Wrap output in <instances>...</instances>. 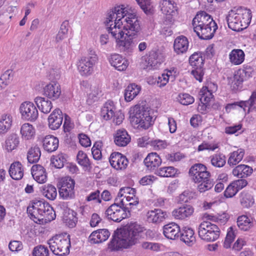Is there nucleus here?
Masks as SVG:
<instances>
[{
	"instance_id": "obj_53",
	"label": "nucleus",
	"mask_w": 256,
	"mask_h": 256,
	"mask_svg": "<svg viewBox=\"0 0 256 256\" xmlns=\"http://www.w3.org/2000/svg\"><path fill=\"white\" fill-rule=\"evenodd\" d=\"M235 237L236 234L233 230V228L232 226H230L228 230L224 242V248H230L231 244L234 241Z\"/></svg>"
},
{
	"instance_id": "obj_52",
	"label": "nucleus",
	"mask_w": 256,
	"mask_h": 256,
	"mask_svg": "<svg viewBox=\"0 0 256 256\" xmlns=\"http://www.w3.org/2000/svg\"><path fill=\"white\" fill-rule=\"evenodd\" d=\"M75 182L70 176L62 178L58 184V186L62 188H70V190L74 189Z\"/></svg>"
},
{
	"instance_id": "obj_18",
	"label": "nucleus",
	"mask_w": 256,
	"mask_h": 256,
	"mask_svg": "<svg viewBox=\"0 0 256 256\" xmlns=\"http://www.w3.org/2000/svg\"><path fill=\"white\" fill-rule=\"evenodd\" d=\"M147 221L148 222L159 224L168 218L166 212L160 209H154L148 211L146 214Z\"/></svg>"
},
{
	"instance_id": "obj_8",
	"label": "nucleus",
	"mask_w": 256,
	"mask_h": 256,
	"mask_svg": "<svg viewBox=\"0 0 256 256\" xmlns=\"http://www.w3.org/2000/svg\"><path fill=\"white\" fill-rule=\"evenodd\" d=\"M220 230L215 224L210 222L204 221L198 227L200 238L206 242H214L220 236Z\"/></svg>"
},
{
	"instance_id": "obj_63",
	"label": "nucleus",
	"mask_w": 256,
	"mask_h": 256,
	"mask_svg": "<svg viewBox=\"0 0 256 256\" xmlns=\"http://www.w3.org/2000/svg\"><path fill=\"white\" fill-rule=\"evenodd\" d=\"M78 138L80 143L82 146L86 148L90 146L91 142L90 138L86 134H79Z\"/></svg>"
},
{
	"instance_id": "obj_55",
	"label": "nucleus",
	"mask_w": 256,
	"mask_h": 256,
	"mask_svg": "<svg viewBox=\"0 0 256 256\" xmlns=\"http://www.w3.org/2000/svg\"><path fill=\"white\" fill-rule=\"evenodd\" d=\"M162 10L163 12H165L166 14L172 15V13H174L176 8H175L174 4L172 3L170 0H166L162 4Z\"/></svg>"
},
{
	"instance_id": "obj_21",
	"label": "nucleus",
	"mask_w": 256,
	"mask_h": 256,
	"mask_svg": "<svg viewBox=\"0 0 256 256\" xmlns=\"http://www.w3.org/2000/svg\"><path fill=\"white\" fill-rule=\"evenodd\" d=\"M180 226L174 222H172L164 226L163 233L168 239L174 240L179 237Z\"/></svg>"
},
{
	"instance_id": "obj_24",
	"label": "nucleus",
	"mask_w": 256,
	"mask_h": 256,
	"mask_svg": "<svg viewBox=\"0 0 256 256\" xmlns=\"http://www.w3.org/2000/svg\"><path fill=\"white\" fill-rule=\"evenodd\" d=\"M42 143L44 150L48 152H52L58 148L59 141L58 138L54 136L48 135L43 139Z\"/></svg>"
},
{
	"instance_id": "obj_34",
	"label": "nucleus",
	"mask_w": 256,
	"mask_h": 256,
	"mask_svg": "<svg viewBox=\"0 0 256 256\" xmlns=\"http://www.w3.org/2000/svg\"><path fill=\"white\" fill-rule=\"evenodd\" d=\"M252 168L245 164H240L232 170L234 176L242 178L247 177L252 172Z\"/></svg>"
},
{
	"instance_id": "obj_44",
	"label": "nucleus",
	"mask_w": 256,
	"mask_h": 256,
	"mask_svg": "<svg viewBox=\"0 0 256 256\" xmlns=\"http://www.w3.org/2000/svg\"><path fill=\"white\" fill-rule=\"evenodd\" d=\"M20 133L22 137L26 140H30L34 136L35 134L34 128L32 124H24L21 127Z\"/></svg>"
},
{
	"instance_id": "obj_11",
	"label": "nucleus",
	"mask_w": 256,
	"mask_h": 256,
	"mask_svg": "<svg viewBox=\"0 0 256 256\" xmlns=\"http://www.w3.org/2000/svg\"><path fill=\"white\" fill-rule=\"evenodd\" d=\"M112 36L116 40L117 46L122 52L128 56L132 54L136 46L135 42L133 40V39L135 38H132L126 35L125 36H124V37L120 38L118 34Z\"/></svg>"
},
{
	"instance_id": "obj_56",
	"label": "nucleus",
	"mask_w": 256,
	"mask_h": 256,
	"mask_svg": "<svg viewBox=\"0 0 256 256\" xmlns=\"http://www.w3.org/2000/svg\"><path fill=\"white\" fill-rule=\"evenodd\" d=\"M238 72H240L241 76L244 78L245 80H246L252 76L254 68L250 66H244L242 69L238 70Z\"/></svg>"
},
{
	"instance_id": "obj_43",
	"label": "nucleus",
	"mask_w": 256,
	"mask_h": 256,
	"mask_svg": "<svg viewBox=\"0 0 256 256\" xmlns=\"http://www.w3.org/2000/svg\"><path fill=\"white\" fill-rule=\"evenodd\" d=\"M237 225L240 230L247 231L252 226V223L247 216L243 215L238 217Z\"/></svg>"
},
{
	"instance_id": "obj_35",
	"label": "nucleus",
	"mask_w": 256,
	"mask_h": 256,
	"mask_svg": "<svg viewBox=\"0 0 256 256\" xmlns=\"http://www.w3.org/2000/svg\"><path fill=\"white\" fill-rule=\"evenodd\" d=\"M229 56L230 62L236 65L241 64L244 59V53L240 49L232 50Z\"/></svg>"
},
{
	"instance_id": "obj_40",
	"label": "nucleus",
	"mask_w": 256,
	"mask_h": 256,
	"mask_svg": "<svg viewBox=\"0 0 256 256\" xmlns=\"http://www.w3.org/2000/svg\"><path fill=\"white\" fill-rule=\"evenodd\" d=\"M240 202L242 206L244 208H250L254 204V199L253 196L248 192L243 191L240 193Z\"/></svg>"
},
{
	"instance_id": "obj_49",
	"label": "nucleus",
	"mask_w": 256,
	"mask_h": 256,
	"mask_svg": "<svg viewBox=\"0 0 256 256\" xmlns=\"http://www.w3.org/2000/svg\"><path fill=\"white\" fill-rule=\"evenodd\" d=\"M211 164L216 167H222L226 164V156L222 154H216L211 158Z\"/></svg>"
},
{
	"instance_id": "obj_38",
	"label": "nucleus",
	"mask_w": 256,
	"mask_h": 256,
	"mask_svg": "<svg viewBox=\"0 0 256 256\" xmlns=\"http://www.w3.org/2000/svg\"><path fill=\"white\" fill-rule=\"evenodd\" d=\"M76 159L78 164L83 167L84 170L90 171L92 167L86 153L81 150L79 151L77 154Z\"/></svg>"
},
{
	"instance_id": "obj_30",
	"label": "nucleus",
	"mask_w": 256,
	"mask_h": 256,
	"mask_svg": "<svg viewBox=\"0 0 256 256\" xmlns=\"http://www.w3.org/2000/svg\"><path fill=\"white\" fill-rule=\"evenodd\" d=\"M8 172L12 179L14 180H21L24 176V170L22 164L19 162H14L11 164Z\"/></svg>"
},
{
	"instance_id": "obj_50",
	"label": "nucleus",
	"mask_w": 256,
	"mask_h": 256,
	"mask_svg": "<svg viewBox=\"0 0 256 256\" xmlns=\"http://www.w3.org/2000/svg\"><path fill=\"white\" fill-rule=\"evenodd\" d=\"M66 156L65 154H60L52 159V162L56 168H62L67 161Z\"/></svg>"
},
{
	"instance_id": "obj_36",
	"label": "nucleus",
	"mask_w": 256,
	"mask_h": 256,
	"mask_svg": "<svg viewBox=\"0 0 256 256\" xmlns=\"http://www.w3.org/2000/svg\"><path fill=\"white\" fill-rule=\"evenodd\" d=\"M12 116L10 114L2 116L0 120V134L6 133L10 128L12 124Z\"/></svg>"
},
{
	"instance_id": "obj_12",
	"label": "nucleus",
	"mask_w": 256,
	"mask_h": 256,
	"mask_svg": "<svg viewBox=\"0 0 256 256\" xmlns=\"http://www.w3.org/2000/svg\"><path fill=\"white\" fill-rule=\"evenodd\" d=\"M97 62L96 56L93 58H82L79 61L78 69L82 76L90 75L94 70V66Z\"/></svg>"
},
{
	"instance_id": "obj_62",
	"label": "nucleus",
	"mask_w": 256,
	"mask_h": 256,
	"mask_svg": "<svg viewBox=\"0 0 256 256\" xmlns=\"http://www.w3.org/2000/svg\"><path fill=\"white\" fill-rule=\"evenodd\" d=\"M86 200L88 202L93 200L99 204L101 203L102 200L100 198V190H96L95 192H91L88 196H86Z\"/></svg>"
},
{
	"instance_id": "obj_60",
	"label": "nucleus",
	"mask_w": 256,
	"mask_h": 256,
	"mask_svg": "<svg viewBox=\"0 0 256 256\" xmlns=\"http://www.w3.org/2000/svg\"><path fill=\"white\" fill-rule=\"evenodd\" d=\"M194 69L191 72V74L198 80L199 82H202L203 79L204 72H203V68L192 67Z\"/></svg>"
},
{
	"instance_id": "obj_25",
	"label": "nucleus",
	"mask_w": 256,
	"mask_h": 256,
	"mask_svg": "<svg viewBox=\"0 0 256 256\" xmlns=\"http://www.w3.org/2000/svg\"><path fill=\"white\" fill-rule=\"evenodd\" d=\"M194 235V232L192 228L184 227L182 230L180 231L179 236L182 241L188 246H192L196 242V238Z\"/></svg>"
},
{
	"instance_id": "obj_27",
	"label": "nucleus",
	"mask_w": 256,
	"mask_h": 256,
	"mask_svg": "<svg viewBox=\"0 0 256 256\" xmlns=\"http://www.w3.org/2000/svg\"><path fill=\"white\" fill-rule=\"evenodd\" d=\"M114 139L116 145L124 146L130 142V137L125 130H118L114 136Z\"/></svg>"
},
{
	"instance_id": "obj_29",
	"label": "nucleus",
	"mask_w": 256,
	"mask_h": 256,
	"mask_svg": "<svg viewBox=\"0 0 256 256\" xmlns=\"http://www.w3.org/2000/svg\"><path fill=\"white\" fill-rule=\"evenodd\" d=\"M188 46V38L184 36L177 37L174 42V48L178 54H183L186 52Z\"/></svg>"
},
{
	"instance_id": "obj_48",
	"label": "nucleus",
	"mask_w": 256,
	"mask_h": 256,
	"mask_svg": "<svg viewBox=\"0 0 256 256\" xmlns=\"http://www.w3.org/2000/svg\"><path fill=\"white\" fill-rule=\"evenodd\" d=\"M137 2L140 8L147 15H151L154 13L153 6L151 5L150 0H138Z\"/></svg>"
},
{
	"instance_id": "obj_3",
	"label": "nucleus",
	"mask_w": 256,
	"mask_h": 256,
	"mask_svg": "<svg viewBox=\"0 0 256 256\" xmlns=\"http://www.w3.org/2000/svg\"><path fill=\"white\" fill-rule=\"evenodd\" d=\"M32 206L28 207L27 212L35 222H46L56 218L52 207L44 200L36 198L32 200Z\"/></svg>"
},
{
	"instance_id": "obj_37",
	"label": "nucleus",
	"mask_w": 256,
	"mask_h": 256,
	"mask_svg": "<svg viewBox=\"0 0 256 256\" xmlns=\"http://www.w3.org/2000/svg\"><path fill=\"white\" fill-rule=\"evenodd\" d=\"M202 52H195L189 58V63L192 67L203 68L204 58Z\"/></svg>"
},
{
	"instance_id": "obj_54",
	"label": "nucleus",
	"mask_w": 256,
	"mask_h": 256,
	"mask_svg": "<svg viewBox=\"0 0 256 256\" xmlns=\"http://www.w3.org/2000/svg\"><path fill=\"white\" fill-rule=\"evenodd\" d=\"M48 248L44 245H38L34 248L32 250L33 256H48Z\"/></svg>"
},
{
	"instance_id": "obj_9",
	"label": "nucleus",
	"mask_w": 256,
	"mask_h": 256,
	"mask_svg": "<svg viewBox=\"0 0 256 256\" xmlns=\"http://www.w3.org/2000/svg\"><path fill=\"white\" fill-rule=\"evenodd\" d=\"M130 215L131 214L127 212L115 202L106 210L104 212L106 218L117 222L130 217Z\"/></svg>"
},
{
	"instance_id": "obj_13",
	"label": "nucleus",
	"mask_w": 256,
	"mask_h": 256,
	"mask_svg": "<svg viewBox=\"0 0 256 256\" xmlns=\"http://www.w3.org/2000/svg\"><path fill=\"white\" fill-rule=\"evenodd\" d=\"M213 26H198L194 28V32L200 40H208L212 39L218 29L216 24L212 23Z\"/></svg>"
},
{
	"instance_id": "obj_7",
	"label": "nucleus",
	"mask_w": 256,
	"mask_h": 256,
	"mask_svg": "<svg viewBox=\"0 0 256 256\" xmlns=\"http://www.w3.org/2000/svg\"><path fill=\"white\" fill-rule=\"evenodd\" d=\"M66 234H56L48 241V244L52 253L56 256H66L70 253L71 246L70 236Z\"/></svg>"
},
{
	"instance_id": "obj_19",
	"label": "nucleus",
	"mask_w": 256,
	"mask_h": 256,
	"mask_svg": "<svg viewBox=\"0 0 256 256\" xmlns=\"http://www.w3.org/2000/svg\"><path fill=\"white\" fill-rule=\"evenodd\" d=\"M164 57L158 51L152 50L150 52L146 61L148 62V66L152 69H156L158 66L164 61Z\"/></svg>"
},
{
	"instance_id": "obj_28",
	"label": "nucleus",
	"mask_w": 256,
	"mask_h": 256,
	"mask_svg": "<svg viewBox=\"0 0 256 256\" xmlns=\"http://www.w3.org/2000/svg\"><path fill=\"white\" fill-rule=\"evenodd\" d=\"M110 62L112 66L119 71L126 70L128 66L127 60L118 54L111 55Z\"/></svg>"
},
{
	"instance_id": "obj_2",
	"label": "nucleus",
	"mask_w": 256,
	"mask_h": 256,
	"mask_svg": "<svg viewBox=\"0 0 256 256\" xmlns=\"http://www.w3.org/2000/svg\"><path fill=\"white\" fill-rule=\"evenodd\" d=\"M117 20L113 27L111 26L108 28V32L112 36H116L118 34L120 38L126 35L132 38H136L140 34L141 28L140 22L136 14L132 13H128V16L124 20L120 22V20Z\"/></svg>"
},
{
	"instance_id": "obj_26",
	"label": "nucleus",
	"mask_w": 256,
	"mask_h": 256,
	"mask_svg": "<svg viewBox=\"0 0 256 256\" xmlns=\"http://www.w3.org/2000/svg\"><path fill=\"white\" fill-rule=\"evenodd\" d=\"M110 232L107 229H99L93 232L90 238L94 244H98L106 241L110 236Z\"/></svg>"
},
{
	"instance_id": "obj_22",
	"label": "nucleus",
	"mask_w": 256,
	"mask_h": 256,
	"mask_svg": "<svg viewBox=\"0 0 256 256\" xmlns=\"http://www.w3.org/2000/svg\"><path fill=\"white\" fill-rule=\"evenodd\" d=\"M31 173L33 178L38 182L43 184L46 180V173L44 168L40 164H34L31 168Z\"/></svg>"
},
{
	"instance_id": "obj_47",
	"label": "nucleus",
	"mask_w": 256,
	"mask_h": 256,
	"mask_svg": "<svg viewBox=\"0 0 256 256\" xmlns=\"http://www.w3.org/2000/svg\"><path fill=\"white\" fill-rule=\"evenodd\" d=\"M177 170L173 166L161 168L158 171L160 176L162 177H173L176 174Z\"/></svg>"
},
{
	"instance_id": "obj_15",
	"label": "nucleus",
	"mask_w": 256,
	"mask_h": 256,
	"mask_svg": "<svg viewBox=\"0 0 256 256\" xmlns=\"http://www.w3.org/2000/svg\"><path fill=\"white\" fill-rule=\"evenodd\" d=\"M212 22L216 24L210 15L205 11H200L193 18L192 24L194 28L200 26H212Z\"/></svg>"
},
{
	"instance_id": "obj_17",
	"label": "nucleus",
	"mask_w": 256,
	"mask_h": 256,
	"mask_svg": "<svg viewBox=\"0 0 256 256\" xmlns=\"http://www.w3.org/2000/svg\"><path fill=\"white\" fill-rule=\"evenodd\" d=\"M61 94L60 86L56 81H52L44 88V94L54 100L58 99Z\"/></svg>"
},
{
	"instance_id": "obj_64",
	"label": "nucleus",
	"mask_w": 256,
	"mask_h": 256,
	"mask_svg": "<svg viewBox=\"0 0 256 256\" xmlns=\"http://www.w3.org/2000/svg\"><path fill=\"white\" fill-rule=\"evenodd\" d=\"M8 248L12 252H18L22 248V244L20 241H11L8 244Z\"/></svg>"
},
{
	"instance_id": "obj_42",
	"label": "nucleus",
	"mask_w": 256,
	"mask_h": 256,
	"mask_svg": "<svg viewBox=\"0 0 256 256\" xmlns=\"http://www.w3.org/2000/svg\"><path fill=\"white\" fill-rule=\"evenodd\" d=\"M41 192L46 197L50 200H54L57 196L56 188L50 184L44 186L42 188Z\"/></svg>"
},
{
	"instance_id": "obj_20",
	"label": "nucleus",
	"mask_w": 256,
	"mask_h": 256,
	"mask_svg": "<svg viewBox=\"0 0 256 256\" xmlns=\"http://www.w3.org/2000/svg\"><path fill=\"white\" fill-rule=\"evenodd\" d=\"M144 162L148 170L152 171L160 166L162 160L156 153L152 152L144 158Z\"/></svg>"
},
{
	"instance_id": "obj_58",
	"label": "nucleus",
	"mask_w": 256,
	"mask_h": 256,
	"mask_svg": "<svg viewBox=\"0 0 256 256\" xmlns=\"http://www.w3.org/2000/svg\"><path fill=\"white\" fill-rule=\"evenodd\" d=\"M114 202L120 206L123 209H124L127 212L130 214V210L128 206H129V200L126 198V195H124V198L122 199L116 198L114 200Z\"/></svg>"
},
{
	"instance_id": "obj_6",
	"label": "nucleus",
	"mask_w": 256,
	"mask_h": 256,
	"mask_svg": "<svg viewBox=\"0 0 256 256\" xmlns=\"http://www.w3.org/2000/svg\"><path fill=\"white\" fill-rule=\"evenodd\" d=\"M150 108L146 106L136 105L130 110V122L138 124L144 129H148L152 125V116Z\"/></svg>"
},
{
	"instance_id": "obj_39",
	"label": "nucleus",
	"mask_w": 256,
	"mask_h": 256,
	"mask_svg": "<svg viewBox=\"0 0 256 256\" xmlns=\"http://www.w3.org/2000/svg\"><path fill=\"white\" fill-rule=\"evenodd\" d=\"M41 152L39 147L34 146L32 147L28 151L27 154V159L28 162L30 164L37 162L40 157Z\"/></svg>"
},
{
	"instance_id": "obj_57",
	"label": "nucleus",
	"mask_w": 256,
	"mask_h": 256,
	"mask_svg": "<svg viewBox=\"0 0 256 256\" xmlns=\"http://www.w3.org/2000/svg\"><path fill=\"white\" fill-rule=\"evenodd\" d=\"M179 101L183 105H188L194 102V98L188 94H179Z\"/></svg>"
},
{
	"instance_id": "obj_31",
	"label": "nucleus",
	"mask_w": 256,
	"mask_h": 256,
	"mask_svg": "<svg viewBox=\"0 0 256 256\" xmlns=\"http://www.w3.org/2000/svg\"><path fill=\"white\" fill-rule=\"evenodd\" d=\"M116 110L114 103L112 100H108L101 110V116L104 119L108 120L114 116V111Z\"/></svg>"
},
{
	"instance_id": "obj_10",
	"label": "nucleus",
	"mask_w": 256,
	"mask_h": 256,
	"mask_svg": "<svg viewBox=\"0 0 256 256\" xmlns=\"http://www.w3.org/2000/svg\"><path fill=\"white\" fill-rule=\"evenodd\" d=\"M22 118L30 122H35L38 116V110L34 104L30 102H22L20 108Z\"/></svg>"
},
{
	"instance_id": "obj_32",
	"label": "nucleus",
	"mask_w": 256,
	"mask_h": 256,
	"mask_svg": "<svg viewBox=\"0 0 256 256\" xmlns=\"http://www.w3.org/2000/svg\"><path fill=\"white\" fill-rule=\"evenodd\" d=\"M34 102L39 110L44 114L49 113L52 108L51 101L44 98L37 96L34 99Z\"/></svg>"
},
{
	"instance_id": "obj_23",
	"label": "nucleus",
	"mask_w": 256,
	"mask_h": 256,
	"mask_svg": "<svg viewBox=\"0 0 256 256\" xmlns=\"http://www.w3.org/2000/svg\"><path fill=\"white\" fill-rule=\"evenodd\" d=\"M194 212L193 207L189 204H184L182 206L173 210L172 216L177 219H184L191 216Z\"/></svg>"
},
{
	"instance_id": "obj_41",
	"label": "nucleus",
	"mask_w": 256,
	"mask_h": 256,
	"mask_svg": "<svg viewBox=\"0 0 256 256\" xmlns=\"http://www.w3.org/2000/svg\"><path fill=\"white\" fill-rule=\"evenodd\" d=\"M19 142V137L18 136L15 134H12L5 142L6 148L8 152H11L18 146Z\"/></svg>"
},
{
	"instance_id": "obj_59",
	"label": "nucleus",
	"mask_w": 256,
	"mask_h": 256,
	"mask_svg": "<svg viewBox=\"0 0 256 256\" xmlns=\"http://www.w3.org/2000/svg\"><path fill=\"white\" fill-rule=\"evenodd\" d=\"M150 145L153 146L155 150L164 149L167 146L166 140H150Z\"/></svg>"
},
{
	"instance_id": "obj_46",
	"label": "nucleus",
	"mask_w": 256,
	"mask_h": 256,
	"mask_svg": "<svg viewBox=\"0 0 256 256\" xmlns=\"http://www.w3.org/2000/svg\"><path fill=\"white\" fill-rule=\"evenodd\" d=\"M112 10L114 14H116V18L114 20V25L115 24V23L116 22H118V21H116V20H118L119 19H120V22L124 20V19L128 16V13H129L126 10H124V8H120V6L114 7L112 9Z\"/></svg>"
},
{
	"instance_id": "obj_51",
	"label": "nucleus",
	"mask_w": 256,
	"mask_h": 256,
	"mask_svg": "<svg viewBox=\"0 0 256 256\" xmlns=\"http://www.w3.org/2000/svg\"><path fill=\"white\" fill-rule=\"evenodd\" d=\"M59 192L60 196L63 199L68 200L69 198H72L74 197V189L70 190V188H62L58 186Z\"/></svg>"
},
{
	"instance_id": "obj_4",
	"label": "nucleus",
	"mask_w": 256,
	"mask_h": 256,
	"mask_svg": "<svg viewBox=\"0 0 256 256\" xmlns=\"http://www.w3.org/2000/svg\"><path fill=\"white\" fill-rule=\"evenodd\" d=\"M189 175L196 183H200L198 190L200 192L210 189L214 184L213 180H210V173L207 170L206 166L202 164H196L190 168Z\"/></svg>"
},
{
	"instance_id": "obj_14",
	"label": "nucleus",
	"mask_w": 256,
	"mask_h": 256,
	"mask_svg": "<svg viewBox=\"0 0 256 256\" xmlns=\"http://www.w3.org/2000/svg\"><path fill=\"white\" fill-rule=\"evenodd\" d=\"M109 162L111 166L116 170L125 169L128 163L126 156L118 152L112 153Z\"/></svg>"
},
{
	"instance_id": "obj_61",
	"label": "nucleus",
	"mask_w": 256,
	"mask_h": 256,
	"mask_svg": "<svg viewBox=\"0 0 256 256\" xmlns=\"http://www.w3.org/2000/svg\"><path fill=\"white\" fill-rule=\"evenodd\" d=\"M238 192V189H236L234 184H232V182L226 188L224 192V196L227 198H232Z\"/></svg>"
},
{
	"instance_id": "obj_5",
	"label": "nucleus",
	"mask_w": 256,
	"mask_h": 256,
	"mask_svg": "<svg viewBox=\"0 0 256 256\" xmlns=\"http://www.w3.org/2000/svg\"><path fill=\"white\" fill-rule=\"evenodd\" d=\"M251 18L250 10L240 7L236 12L232 10L230 12L226 20L230 28L234 31L240 32L246 28V25L250 22Z\"/></svg>"
},
{
	"instance_id": "obj_16",
	"label": "nucleus",
	"mask_w": 256,
	"mask_h": 256,
	"mask_svg": "<svg viewBox=\"0 0 256 256\" xmlns=\"http://www.w3.org/2000/svg\"><path fill=\"white\" fill-rule=\"evenodd\" d=\"M63 117V113L60 108L54 110L48 118L49 128L52 130L59 128L62 124Z\"/></svg>"
},
{
	"instance_id": "obj_45",
	"label": "nucleus",
	"mask_w": 256,
	"mask_h": 256,
	"mask_svg": "<svg viewBox=\"0 0 256 256\" xmlns=\"http://www.w3.org/2000/svg\"><path fill=\"white\" fill-rule=\"evenodd\" d=\"M244 78L241 76L240 72H238L234 74L232 78V82L230 81L231 88L232 90H236L242 87V82L245 80Z\"/></svg>"
},
{
	"instance_id": "obj_33",
	"label": "nucleus",
	"mask_w": 256,
	"mask_h": 256,
	"mask_svg": "<svg viewBox=\"0 0 256 256\" xmlns=\"http://www.w3.org/2000/svg\"><path fill=\"white\" fill-rule=\"evenodd\" d=\"M140 88L135 84L128 86L124 90V98L126 102H130L139 93Z\"/></svg>"
},
{
	"instance_id": "obj_1",
	"label": "nucleus",
	"mask_w": 256,
	"mask_h": 256,
	"mask_svg": "<svg viewBox=\"0 0 256 256\" xmlns=\"http://www.w3.org/2000/svg\"><path fill=\"white\" fill-rule=\"evenodd\" d=\"M144 234L143 227L136 223L127 224L122 228L117 229L114 232L108 248L110 252H114L122 248H129L136 244Z\"/></svg>"
}]
</instances>
